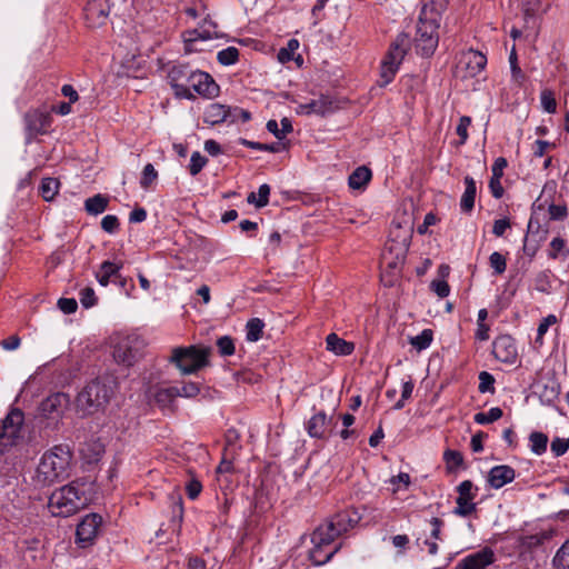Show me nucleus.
I'll return each instance as SVG.
<instances>
[{
	"label": "nucleus",
	"instance_id": "obj_48",
	"mask_svg": "<svg viewBox=\"0 0 569 569\" xmlns=\"http://www.w3.org/2000/svg\"><path fill=\"white\" fill-rule=\"evenodd\" d=\"M240 143L248 148L260 150V151H268V152H278L279 151V147L277 143L267 144V143L249 141L247 139H240Z\"/></svg>",
	"mask_w": 569,
	"mask_h": 569
},
{
	"label": "nucleus",
	"instance_id": "obj_52",
	"mask_svg": "<svg viewBox=\"0 0 569 569\" xmlns=\"http://www.w3.org/2000/svg\"><path fill=\"white\" fill-rule=\"evenodd\" d=\"M217 347L222 356H231L234 353V345L230 337L224 336L218 339Z\"/></svg>",
	"mask_w": 569,
	"mask_h": 569
},
{
	"label": "nucleus",
	"instance_id": "obj_34",
	"mask_svg": "<svg viewBox=\"0 0 569 569\" xmlns=\"http://www.w3.org/2000/svg\"><path fill=\"white\" fill-rule=\"evenodd\" d=\"M535 289L542 293H550L552 288L551 281V271L543 270L536 274L535 277Z\"/></svg>",
	"mask_w": 569,
	"mask_h": 569
},
{
	"label": "nucleus",
	"instance_id": "obj_32",
	"mask_svg": "<svg viewBox=\"0 0 569 569\" xmlns=\"http://www.w3.org/2000/svg\"><path fill=\"white\" fill-rule=\"evenodd\" d=\"M530 450L537 455L541 456L547 450L548 445V436L540 431H533L529 436Z\"/></svg>",
	"mask_w": 569,
	"mask_h": 569
},
{
	"label": "nucleus",
	"instance_id": "obj_18",
	"mask_svg": "<svg viewBox=\"0 0 569 569\" xmlns=\"http://www.w3.org/2000/svg\"><path fill=\"white\" fill-rule=\"evenodd\" d=\"M495 562V553L489 548H483L477 552L466 556L461 559L456 569H486Z\"/></svg>",
	"mask_w": 569,
	"mask_h": 569
},
{
	"label": "nucleus",
	"instance_id": "obj_6",
	"mask_svg": "<svg viewBox=\"0 0 569 569\" xmlns=\"http://www.w3.org/2000/svg\"><path fill=\"white\" fill-rule=\"evenodd\" d=\"M337 537L339 536L332 528V525H329L328 522L320 525L315 529L311 535V542L313 547L309 552L310 559L315 565H325L339 550V546L332 545Z\"/></svg>",
	"mask_w": 569,
	"mask_h": 569
},
{
	"label": "nucleus",
	"instance_id": "obj_17",
	"mask_svg": "<svg viewBox=\"0 0 569 569\" xmlns=\"http://www.w3.org/2000/svg\"><path fill=\"white\" fill-rule=\"evenodd\" d=\"M26 130L28 139L38 134H43L51 124V117L48 112L40 110H30L24 116Z\"/></svg>",
	"mask_w": 569,
	"mask_h": 569
},
{
	"label": "nucleus",
	"instance_id": "obj_43",
	"mask_svg": "<svg viewBox=\"0 0 569 569\" xmlns=\"http://www.w3.org/2000/svg\"><path fill=\"white\" fill-rule=\"evenodd\" d=\"M558 322V318L555 315H548L543 318L537 329L536 343L542 345L543 336L547 333L550 326Z\"/></svg>",
	"mask_w": 569,
	"mask_h": 569
},
{
	"label": "nucleus",
	"instance_id": "obj_61",
	"mask_svg": "<svg viewBox=\"0 0 569 569\" xmlns=\"http://www.w3.org/2000/svg\"><path fill=\"white\" fill-rule=\"evenodd\" d=\"M509 62H510L511 72H512V77H513V79H515L517 82H520V81H521V79H523V74H522L521 69L518 67V63H517V54H516V50H515V48H512V50H511V52H510Z\"/></svg>",
	"mask_w": 569,
	"mask_h": 569
},
{
	"label": "nucleus",
	"instance_id": "obj_31",
	"mask_svg": "<svg viewBox=\"0 0 569 569\" xmlns=\"http://www.w3.org/2000/svg\"><path fill=\"white\" fill-rule=\"evenodd\" d=\"M264 323L259 318L250 319L246 325V338L250 342H256L261 339L263 333Z\"/></svg>",
	"mask_w": 569,
	"mask_h": 569
},
{
	"label": "nucleus",
	"instance_id": "obj_54",
	"mask_svg": "<svg viewBox=\"0 0 569 569\" xmlns=\"http://www.w3.org/2000/svg\"><path fill=\"white\" fill-rule=\"evenodd\" d=\"M101 228L103 231L108 233H113L119 228V220L117 216L113 214H107L101 220Z\"/></svg>",
	"mask_w": 569,
	"mask_h": 569
},
{
	"label": "nucleus",
	"instance_id": "obj_15",
	"mask_svg": "<svg viewBox=\"0 0 569 569\" xmlns=\"http://www.w3.org/2000/svg\"><path fill=\"white\" fill-rule=\"evenodd\" d=\"M69 398L66 393L57 392L46 398L40 406L41 415L53 421H58L67 408Z\"/></svg>",
	"mask_w": 569,
	"mask_h": 569
},
{
	"label": "nucleus",
	"instance_id": "obj_7",
	"mask_svg": "<svg viewBox=\"0 0 569 569\" xmlns=\"http://www.w3.org/2000/svg\"><path fill=\"white\" fill-rule=\"evenodd\" d=\"M408 46L409 37L406 33H400L391 43L380 64L379 84L381 87L389 84L393 80L407 54Z\"/></svg>",
	"mask_w": 569,
	"mask_h": 569
},
{
	"label": "nucleus",
	"instance_id": "obj_14",
	"mask_svg": "<svg viewBox=\"0 0 569 569\" xmlns=\"http://www.w3.org/2000/svg\"><path fill=\"white\" fill-rule=\"evenodd\" d=\"M492 353L501 362L512 365L518 357L516 342L509 335H501L493 340Z\"/></svg>",
	"mask_w": 569,
	"mask_h": 569
},
{
	"label": "nucleus",
	"instance_id": "obj_41",
	"mask_svg": "<svg viewBox=\"0 0 569 569\" xmlns=\"http://www.w3.org/2000/svg\"><path fill=\"white\" fill-rule=\"evenodd\" d=\"M561 253L563 257H567L568 254V250H566V241L560 237L553 238L550 242L548 256L551 259H558Z\"/></svg>",
	"mask_w": 569,
	"mask_h": 569
},
{
	"label": "nucleus",
	"instance_id": "obj_62",
	"mask_svg": "<svg viewBox=\"0 0 569 569\" xmlns=\"http://www.w3.org/2000/svg\"><path fill=\"white\" fill-rule=\"evenodd\" d=\"M508 166V162L506 160V158L503 157H499L495 160L492 167H491V171H492V178H502L503 176V170L507 168Z\"/></svg>",
	"mask_w": 569,
	"mask_h": 569
},
{
	"label": "nucleus",
	"instance_id": "obj_37",
	"mask_svg": "<svg viewBox=\"0 0 569 569\" xmlns=\"http://www.w3.org/2000/svg\"><path fill=\"white\" fill-rule=\"evenodd\" d=\"M503 412L499 407H493L487 412H478L475 415L473 420L479 425H488L499 420Z\"/></svg>",
	"mask_w": 569,
	"mask_h": 569
},
{
	"label": "nucleus",
	"instance_id": "obj_46",
	"mask_svg": "<svg viewBox=\"0 0 569 569\" xmlns=\"http://www.w3.org/2000/svg\"><path fill=\"white\" fill-rule=\"evenodd\" d=\"M493 383H495V379H493L492 375H490L487 371H482L479 373L478 389L480 392H482V393L493 392V390H495Z\"/></svg>",
	"mask_w": 569,
	"mask_h": 569
},
{
	"label": "nucleus",
	"instance_id": "obj_63",
	"mask_svg": "<svg viewBox=\"0 0 569 569\" xmlns=\"http://www.w3.org/2000/svg\"><path fill=\"white\" fill-rule=\"evenodd\" d=\"M21 339L17 335H12L0 342V346L7 351L17 350L20 347Z\"/></svg>",
	"mask_w": 569,
	"mask_h": 569
},
{
	"label": "nucleus",
	"instance_id": "obj_10",
	"mask_svg": "<svg viewBox=\"0 0 569 569\" xmlns=\"http://www.w3.org/2000/svg\"><path fill=\"white\" fill-rule=\"evenodd\" d=\"M409 234L406 233L400 240H390L386 243L381 254V268L391 276L399 274L409 249Z\"/></svg>",
	"mask_w": 569,
	"mask_h": 569
},
{
	"label": "nucleus",
	"instance_id": "obj_28",
	"mask_svg": "<svg viewBox=\"0 0 569 569\" xmlns=\"http://www.w3.org/2000/svg\"><path fill=\"white\" fill-rule=\"evenodd\" d=\"M371 171L369 168L361 166L358 167L348 179V184L351 189H362L371 179Z\"/></svg>",
	"mask_w": 569,
	"mask_h": 569
},
{
	"label": "nucleus",
	"instance_id": "obj_13",
	"mask_svg": "<svg viewBox=\"0 0 569 569\" xmlns=\"http://www.w3.org/2000/svg\"><path fill=\"white\" fill-rule=\"evenodd\" d=\"M457 507L455 508L453 513L460 517H468L476 511V503L473 502V499L477 495V488H475L472 481L465 480L457 487Z\"/></svg>",
	"mask_w": 569,
	"mask_h": 569
},
{
	"label": "nucleus",
	"instance_id": "obj_3",
	"mask_svg": "<svg viewBox=\"0 0 569 569\" xmlns=\"http://www.w3.org/2000/svg\"><path fill=\"white\" fill-rule=\"evenodd\" d=\"M440 20L441 14L435 2H425L419 13L415 37V48L420 56L428 58L435 53L439 43Z\"/></svg>",
	"mask_w": 569,
	"mask_h": 569
},
{
	"label": "nucleus",
	"instance_id": "obj_56",
	"mask_svg": "<svg viewBox=\"0 0 569 569\" xmlns=\"http://www.w3.org/2000/svg\"><path fill=\"white\" fill-rule=\"evenodd\" d=\"M548 212L551 220H563L568 214L567 207L560 204H550Z\"/></svg>",
	"mask_w": 569,
	"mask_h": 569
},
{
	"label": "nucleus",
	"instance_id": "obj_16",
	"mask_svg": "<svg viewBox=\"0 0 569 569\" xmlns=\"http://www.w3.org/2000/svg\"><path fill=\"white\" fill-rule=\"evenodd\" d=\"M102 518L97 513L86 516L77 527L76 536L83 547L91 543L99 532Z\"/></svg>",
	"mask_w": 569,
	"mask_h": 569
},
{
	"label": "nucleus",
	"instance_id": "obj_27",
	"mask_svg": "<svg viewBox=\"0 0 569 569\" xmlns=\"http://www.w3.org/2000/svg\"><path fill=\"white\" fill-rule=\"evenodd\" d=\"M119 270V264L111 261H103L100 266V269L96 272V279L102 287H107L110 282V279L118 276Z\"/></svg>",
	"mask_w": 569,
	"mask_h": 569
},
{
	"label": "nucleus",
	"instance_id": "obj_22",
	"mask_svg": "<svg viewBox=\"0 0 569 569\" xmlns=\"http://www.w3.org/2000/svg\"><path fill=\"white\" fill-rule=\"evenodd\" d=\"M516 471L512 467L507 465L495 466L488 473V483L495 488L500 489L505 485L515 480Z\"/></svg>",
	"mask_w": 569,
	"mask_h": 569
},
{
	"label": "nucleus",
	"instance_id": "obj_45",
	"mask_svg": "<svg viewBox=\"0 0 569 569\" xmlns=\"http://www.w3.org/2000/svg\"><path fill=\"white\" fill-rule=\"evenodd\" d=\"M443 459L449 470L460 467L463 462L462 455L456 450H447L443 455Z\"/></svg>",
	"mask_w": 569,
	"mask_h": 569
},
{
	"label": "nucleus",
	"instance_id": "obj_9",
	"mask_svg": "<svg viewBox=\"0 0 569 569\" xmlns=\"http://www.w3.org/2000/svg\"><path fill=\"white\" fill-rule=\"evenodd\" d=\"M24 417L20 409H12L0 423V455L9 451L22 439Z\"/></svg>",
	"mask_w": 569,
	"mask_h": 569
},
{
	"label": "nucleus",
	"instance_id": "obj_33",
	"mask_svg": "<svg viewBox=\"0 0 569 569\" xmlns=\"http://www.w3.org/2000/svg\"><path fill=\"white\" fill-rule=\"evenodd\" d=\"M553 569H569V539L556 551L552 558Z\"/></svg>",
	"mask_w": 569,
	"mask_h": 569
},
{
	"label": "nucleus",
	"instance_id": "obj_36",
	"mask_svg": "<svg viewBox=\"0 0 569 569\" xmlns=\"http://www.w3.org/2000/svg\"><path fill=\"white\" fill-rule=\"evenodd\" d=\"M59 181L54 178H44L41 181L40 193L46 201H50L58 192Z\"/></svg>",
	"mask_w": 569,
	"mask_h": 569
},
{
	"label": "nucleus",
	"instance_id": "obj_26",
	"mask_svg": "<svg viewBox=\"0 0 569 569\" xmlns=\"http://www.w3.org/2000/svg\"><path fill=\"white\" fill-rule=\"evenodd\" d=\"M465 184L466 189L460 200V207L462 211L470 212L475 206V198L477 192L476 181L473 178L467 176L465 178Z\"/></svg>",
	"mask_w": 569,
	"mask_h": 569
},
{
	"label": "nucleus",
	"instance_id": "obj_39",
	"mask_svg": "<svg viewBox=\"0 0 569 569\" xmlns=\"http://www.w3.org/2000/svg\"><path fill=\"white\" fill-rule=\"evenodd\" d=\"M239 59V50L236 47H228L217 53V60L222 66L234 64Z\"/></svg>",
	"mask_w": 569,
	"mask_h": 569
},
{
	"label": "nucleus",
	"instance_id": "obj_30",
	"mask_svg": "<svg viewBox=\"0 0 569 569\" xmlns=\"http://www.w3.org/2000/svg\"><path fill=\"white\" fill-rule=\"evenodd\" d=\"M108 203V198L98 193L84 201V209L89 214L97 216L106 211Z\"/></svg>",
	"mask_w": 569,
	"mask_h": 569
},
{
	"label": "nucleus",
	"instance_id": "obj_64",
	"mask_svg": "<svg viewBox=\"0 0 569 569\" xmlns=\"http://www.w3.org/2000/svg\"><path fill=\"white\" fill-rule=\"evenodd\" d=\"M510 228V222L508 219H498L493 222L492 233L496 237H502L507 229Z\"/></svg>",
	"mask_w": 569,
	"mask_h": 569
},
{
	"label": "nucleus",
	"instance_id": "obj_40",
	"mask_svg": "<svg viewBox=\"0 0 569 569\" xmlns=\"http://www.w3.org/2000/svg\"><path fill=\"white\" fill-rule=\"evenodd\" d=\"M489 264L495 274H502L507 268V260L500 252L495 251L489 257Z\"/></svg>",
	"mask_w": 569,
	"mask_h": 569
},
{
	"label": "nucleus",
	"instance_id": "obj_44",
	"mask_svg": "<svg viewBox=\"0 0 569 569\" xmlns=\"http://www.w3.org/2000/svg\"><path fill=\"white\" fill-rule=\"evenodd\" d=\"M207 158L199 151H194L190 158L189 171L191 176H197L207 163Z\"/></svg>",
	"mask_w": 569,
	"mask_h": 569
},
{
	"label": "nucleus",
	"instance_id": "obj_1",
	"mask_svg": "<svg viewBox=\"0 0 569 569\" xmlns=\"http://www.w3.org/2000/svg\"><path fill=\"white\" fill-rule=\"evenodd\" d=\"M168 79L178 98L193 99V92L212 98L219 92L218 84L209 73L192 70L186 64L173 66L168 73Z\"/></svg>",
	"mask_w": 569,
	"mask_h": 569
},
{
	"label": "nucleus",
	"instance_id": "obj_24",
	"mask_svg": "<svg viewBox=\"0 0 569 569\" xmlns=\"http://www.w3.org/2000/svg\"><path fill=\"white\" fill-rule=\"evenodd\" d=\"M231 118V110L220 103H210L203 112V121L209 124H218Z\"/></svg>",
	"mask_w": 569,
	"mask_h": 569
},
{
	"label": "nucleus",
	"instance_id": "obj_55",
	"mask_svg": "<svg viewBox=\"0 0 569 569\" xmlns=\"http://www.w3.org/2000/svg\"><path fill=\"white\" fill-rule=\"evenodd\" d=\"M213 37H217L216 32H210L209 30L194 29L188 32V41H197V40H208Z\"/></svg>",
	"mask_w": 569,
	"mask_h": 569
},
{
	"label": "nucleus",
	"instance_id": "obj_53",
	"mask_svg": "<svg viewBox=\"0 0 569 569\" xmlns=\"http://www.w3.org/2000/svg\"><path fill=\"white\" fill-rule=\"evenodd\" d=\"M79 296H80V302L84 308H91L97 302V297H96L94 290L92 288H89V287L83 288L80 291Z\"/></svg>",
	"mask_w": 569,
	"mask_h": 569
},
{
	"label": "nucleus",
	"instance_id": "obj_11",
	"mask_svg": "<svg viewBox=\"0 0 569 569\" xmlns=\"http://www.w3.org/2000/svg\"><path fill=\"white\" fill-rule=\"evenodd\" d=\"M144 340L138 335H128L121 338L114 346L113 358L123 366L130 367L143 356Z\"/></svg>",
	"mask_w": 569,
	"mask_h": 569
},
{
	"label": "nucleus",
	"instance_id": "obj_49",
	"mask_svg": "<svg viewBox=\"0 0 569 569\" xmlns=\"http://www.w3.org/2000/svg\"><path fill=\"white\" fill-rule=\"evenodd\" d=\"M178 397L193 398L200 392V387L196 382H183L181 387H178Z\"/></svg>",
	"mask_w": 569,
	"mask_h": 569
},
{
	"label": "nucleus",
	"instance_id": "obj_47",
	"mask_svg": "<svg viewBox=\"0 0 569 569\" xmlns=\"http://www.w3.org/2000/svg\"><path fill=\"white\" fill-rule=\"evenodd\" d=\"M157 177L158 173L154 167L151 163L146 164L140 180L141 187L147 189L157 179Z\"/></svg>",
	"mask_w": 569,
	"mask_h": 569
},
{
	"label": "nucleus",
	"instance_id": "obj_12",
	"mask_svg": "<svg viewBox=\"0 0 569 569\" xmlns=\"http://www.w3.org/2000/svg\"><path fill=\"white\" fill-rule=\"evenodd\" d=\"M339 109V101L331 96L320 94L318 98L307 102H300L296 107V113L299 116H319L326 117Z\"/></svg>",
	"mask_w": 569,
	"mask_h": 569
},
{
	"label": "nucleus",
	"instance_id": "obj_35",
	"mask_svg": "<svg viewBox=\"0 0 569 569\" xmlns=\"http://www.w3.org/2000/svg\"><path fill=\"white\" fill-rule=\"evenodd\" d=\"M270 187L267 183H263L258 189V198L254 192L249 193L247 201L249 203H254L257 208L266 207L269 202Z\"/></svg>",
	"mask_w": 569,
	"mask_h": 569
},
{
	"label": "nucleus",
	"instance_id": "obj_42",
	"mask_svg": "<svg viewBox=\"0 0 569 569\" xmlns=\"http://www.w3.org/2000/svg\"><path fill=\"white\" fill-rule=\"evenodd\" d=\"M541 106L548 113H555L557 110V102L555 94L551 90L545 89L540 94Z\"/></svg>",
	"mask_w": 569,
	"mask_h": 569
},
{
	"label": "nucleus",
	"instance_id": "obj_21",
	"mask_svg": "<svg viewBox=\"0 0 569 569\" xmlns=\"http://www.w3.org/2000/svg\"><path fill=\"white\" fill-rule=\"evenodd\" d=\"M459 64L466 69L465 77H476L485 69L487 58L479 51L470 50L461 57Z\"/></svg>",
	"mask_w": 569,
	"mask_h": 569
},
{
	"label": "nucleus",
	"instance_id": "obj_25",
	"mask_svg": "<svg viewBox=\"0 0 569 569\" xmlns=\"http://www.w3.org/2000/svg\"><path fill=\"white\" fill-rule=\"evenodd\" d=\"M327 349L337 356H348L355 350L352 342L339 338L336 333H330L326 338Z\"/></svg>",
	"mask_w": 569,
	"mask_h": 569
},
{
	"label": "nucleus",
	"instance_id": "obj_23",
	"mask_svg": "<svg viewBox=\"0 0 569 569\" xmlns=\"http://www.w3.org/2000/svg\"><path fill=\"white\" fill-rule=\"evenodd\" d=\"M86 19L91 27H98L104 23L109 10L104 0H90L84 8Z\"/></svg>",
	"mask_w": 569,
	"mask_h": 569
},
{
	"label": "nucleus",
	"instance_id": "obj_58",
	"mask_svg": "<svg viewBox=\"0 0 569 569\" xmlns=\"http://www.w3.org/2000/svg\"><path fill=\"white\" fill-rule=\"evenodd\" d=\"M202 490V485L199 480L197 479H191L187 486H186V491H187V495L188 497L191 499V500H194L199 497L200 492Z\"/></svg>",
	"mask_w": 569,
	"mask_h": 569
},
{
	"label": "nucleus",
	"instance_id": "obj_20",
	"mask_svg": "<svg viewBox=\"0 0 569 569\" xmlns=\"http://www.w3.org/2000/svg\"><path fill=\"white\" fill-rule=\"evenodd\" d=\"M361 520L360 513L353 509L349 508L337 512L329 521V525H332V528L337 532L338 536L347 532L348 530L355 528L359 521Z\"/></svg>",
	"mask_w": 569,
	"mask_h": 569
},
{
	"label": "nucleus",
	"instance_id": "obj_57",
	"mask_svg": "<svg viewBox=\"0 0 569 569\" xmlns=\"http://www.w3.org/2000/svg\"><path fill=\"white\" fill-rule=\"evenodd\" d=\"M4 495H6V499L7 501H9L10 503L13 505V507H17L19 508L21 506V501L19 499V492L17 490L16 487L11 486L10 483H8L6 487H4Z\"/></svg>",
	"mask_w": 569,
	"mask_h": 569
},
{
	"label": "nucleus",
	"instance_id": "obj_5",
	"mask_svg": "<svg viewBox=\"0 0 569 569\" xmlns=\"http://www.w3.org/2000/svg\"><path fill=\"white\" fill-rule=\"evenodd\" d=\"M113 395L112 387L104 380L90 381L77 397V408L84 415H91L109 402Z\"/></svg>",
	"mask_w": 569,
	"mask_h": 569
},
{
	"label": "nucleus",
	"instance_id": "obj_51",
	"mask_svg": "<svg viewBox=\"0 0 569 569\" xmlns=\"http://www.w3.org/2000/svg\"><path fill=\"white\" fill-rule=\"evenodd\" d=\"M471 124V118L468 116H462L459 119V123L457 126V134L460 137V144L466 143L468 139V128Z\"/></svg>",
	"mask_w": 569,
	"mask_h": 569
},
{
	"label": "nucleus",
	"instance_id": "obj_4",
	"mask_svg": "<svg viewBox=\"0 0 569 569\" xmlns=\"http://www.w3.org/2000/svg\"><path fill=\"white\" fill-rule=\"evenodd\" d=\"M81 486L72 481L51 493L48 507L53 516L69 517L87 506L89 499Z\"/></svg>",
	"mask_w": 569,
	"mask_h": 569
},
{
	"label": "nucleus",
	"instance_id": "obj_8",
	"mask_svg": "<svg viewBox=\"0 0 569 569\" xmlns=\"http://www.w3.org/2000/svg\"><path fill=\"white\" fill-rule=\"evenodd\" d=\"M209 348L180 347L172 350L170 361L177 366L182 375H190L209 363Z\"/></svg>",
	"mask_w": 569,
	"mask_h": 569
},
{
	"label": "nucleus",
	"instance_id": "obj_50",
	"mask_svg": "<svg viewBox=\"0 0 569 569\" xmlns=\"http://www.w3.org/2000/svg\"><path fill=\"white\" fill-rule=\"evenodd\" d=\"M551 452L555 455V457H560L567 452L569 449V438H555L551 441L550 446Z\"/></svg>",
	"mask_w": 569,
	"mask_h": 569
},
{
	"label": "nucleus",
	"instance_id": "obj_60",
	"mask_svg": "<svg viewBox=\"0 0 569 569\" xmlns=\"http://www.w3.org/2000/svg\"><path fill=\"white\" fill-rule=\"evenodd\" d=\"M58 306L67 315L73 313L78 308V303L73 298H61L58 301Z\"/></svg>",
	"mask_w": 569,
	"mask_h": 569
},
{
	"label": "nucleus",
	"instance_id": "obj_59",
	"mask_svg": "<svg viewBox=\"0 0 569 569\" xmlns=\"http://www.w3.org/2000/svg\"><path fill=\"white\" fill-rule=\"evenodd\" d=\"M431 289L440 297L446 298L450 293V287L445 280H433L431 282Z\"/></svg>",
	"mask_w": 569,
	"mask_h": 569
},
{
	"label": "nucleus",
	"instance_id": "obj_38",
	"mask_svg": "<svg viewBox=\"0 0 569 569\" xmlns=\"http://www.w3.org/2000/svg\"><path fill=\"white\" fill-rule=\"evenodd\" d=\"M432 339H433L432 330L425 329L418 336L412 337L410 339V343L418 351H421V350L427 349L431 345Z\"/></svg>",
	"mask_w": 569,
	"mask_h": 569
},
{
	"label": "nucleus",
	"instance_id": "obj_2",
	"mask_svg": "<svg viewBox=\"0 0 569 569\" xmlns=\"http://www.w3.org/2000/svg\"><path fill=\"white\" fill-rule=\"evenodd\" d=\"M72 451L68 445H57L47 450L32 476V485L37 489L50 487L70 476Z\"/></svg>",
	"mask_w": 569,
	"mask_h": 569
},
{
	"label": "nucleus",
	"instance_id": "obj_19",
	"mask_svg": "<svg viewBox=\"0 0 569 569\" xmlns=\"http://www.w3.org/2000/svg\"><path fill=\"white\" fill-rule=\"evenodd\" d=\"M331 417H328L325 411H319L307 421L306 429L311 438L326 439L331 433Z\"/></svg>",
	"mask_w": 569,
	"mask_h": 569
},
{
	"label": "nucleus",
	"instance_id": "obj_29",
	"mask_svg": "<svg viewBox=\"0 0 569 569\" xmlns=\"http://www.w3.org/2000/svg\"><path fill=\"white\" fill-rule=\"evenodd\" d=\"M178 396V387L160 388L154 393V401L161 408H169Z\"/></svg>",
	"mask_w": 569,
	"mask_h": 569
}]
</instances>
